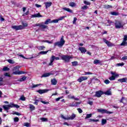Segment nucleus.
<instances>
[{"mask_svg": "<svg viewBox=\"0 0 127 127\" xmlns=\"http://www.w3.org/2000/svg\"><path fill=\"white\" fill-rule=\"evenodd\" d=\"M19 68H20V66H16L13 68V71H19Z\"/></svg>", "mask_w": 127, "mask_h": 127, "instance_id": "nucleus-37", "label": "nucleus"}, {"mask_svg": "<svg viewBox=\"0 0 127 127\" xmlns=\"http://www.w3.org/2000/svg\"><path fill=\"white\" fill-rule=\"evenodd\" d=\"M41 103H42L44 105H48L49 104V102L43 101L42 100H41Z\"/></svg>", "mask_w": 127, "mask_h": 127, "instance_id": "nucleus-49", "label": "nucleus"}, {"mask_svg": "<svg viewBox=\"0 0 127 127\" xmlns=\"http://www.w3.org/2000/svg\"><path fill=\"white\" fill-rule=\"evenodd\" d=\"M83 2L84 4H86V5H90L91 4V2L86 0H84Z\"/></svg>", "mask_w": 127, "mask_h": 127, "instance_id": "nucleus-43", "label": "nucleus"}, {"mask_svg": "<svg viewBox=\"0 0 127 127\" xmlns=\"http://www.w3.org/2000/svg\"><path fill=\"white\" fill-rule=\"evenodd\" d=\"M106 124H107V120L102 119V122H101L102 126H104V125H106Z\"/></svg>", "mask_w": 127, "mask_h": 127, "instance_id": "nucleus-33", "label": "nucleus"}, {"mask_svg": "<svg viewBox=\"0 0 127 127\" xmlns=\"http://www.w3.org/2000/svg\"><path fill=\"white\" fill-rule=\"evenodd\" d=\"M32 17H43L42 15L40 14V13H38L36 14H32L31 15Z\"/></svg>", "mask_w": 127, "mask_h": 127, "instance_id": "nucleus-19", "label": "nucleus"}, {"mask_svg": "<svg viewBox=\"0 0 127 127\" xmlns=\"http://www.w3.org/2000/svg\"><path fill=\"white\" fill-rule=\"evenodd\" d=\"M127 35H124L123 42L121 44V46H127Z\"/></svg>", "mask_w": 127, "mask_h": 127, "instance_id": "nucleus-9", "label": "nucleus"}, {"mask_svg": "<svg viewBox=\"0 0 127 127\" xmlns=\"http://www.w3.org/2000/svg\"><path fill=\"white\" fill-rule=\"evenodd\" d=\"M102 95H104V91L102 90H99L95 92V94L94 95V97L100 98V97H102Z\"/></svg>", "mask_w": 127, "mask_h": 127, "instance_id": "nucleus-8", "label": "nucleus"}, {"mask_svg": "<svg viewBox=\"0 0 127 127\" xmlns=\"http://www.w3.org/2000/svg\"><path fill=\"white\" fill-rule=\"evenodd\" d=\"M54 60H55V56H52L50 59V63L49 64V66H52V65H53Z\"/></svg>", "mask_w": 127, "mask_h": 127, "instance_id": "nucleus-16", "label": "nucleus"}, {"mask_svg": "<svg viewBox=\"0 0 127 127\" xmlns=\"http://www.w3.org/2000/svg\"><path fill=\"white\" fill-rule=\"evenodd\" d=\"M51 75H53V73H44L42 75V77H49V76H51Z\"/></svg>", "mask_w": 127, "mask_h": 127, "instance_id": "nucleus-22", "label": "nucleus"}, {"mask_svg": "<svg viewBox=\"0 0 127 127\" xmlns=\"http://www.w3.org/2000/svg\"><path fill=\"white\" fill-rule=\"evenodd\" d=\"M1 21H4V18L2 17V16H0Z\"/></svg>", "mask_w": 127, "mask_h": 127, "instance_id": "nucleus-62", "label": "nucleus"}, {"mask_svg": "<svg viewBox=\"0 0 127 127\" xmlns=\"http://www.w3.org/2000/svg\"><path fill=\"white\" fill-rule=\"evenodd\" d=\"M68 99L74 100V101H80V99L75 97L74 96L71 95H68Z\"/></svg>", "mask_w": 127, "mask_h": 127, "instance_id": "nucleus-17", "label": "nucleus"}, {"mask_svg": "<svg viewBox=\"0 0 127 127\" xmlns=\"http://www.w3.org/2000/svg\"><path fill=\"white\" fill-rule=\"evenodd\" d=\"M63 118L64 120H66L67 121H69V120H74L75 118H76V114L73 113L69 117L66 118L64 117Z\"/></svg>", "mask_w": 127, "mask_h": 127, "instance_id": "nucleus-10", "label": "nucleus"}, {"mask_svg": "<svg viewBox=\"0 0 127 127\" xmlns=\"http://www.w3.org/2000/svg\"><path fill=\"white\" fill-rule=\"evenodd\" d=\"M87 104H88V105H90V106H93V101H91V100H89L87 102Z\"/></svg>", "mask_w": 127, "mask_h": 127, "instance_id": "nucleus-50", "label": "nucleus"}, {"mask_svg": "<svg viewBox=\"0 0 127 127\" xmlns=\"http://www.w3.org/2000/svg\"><path fill=\"white\" fill-rule=\"evenodd\" d=\"M28 26V24H27V23H22V25H20L18 26H12V28L13 29H15V30H16V31H17V30H21L22 29H24L25 27H27V26Z\"/></svg>", "mask_w": 127, "mask_h": 127, "instance_id": "nucleus-3", "label": "nucleus"}, {"mask_svg": "<svg viewBox=\"0 0 127 127\" xmlns=\"http://www.w3.org/2000/svg\"><path fill=\"white\" fill-rule=\"evenodd\" d=\"M80 104L81 102H76L75 103H74V102H73L69 105V107H77V106H78V105Z\"/></svg>", "mask_w": 127, "mask_h": 127, "instance_id": "nucleus-21", "label": "nucleus"}, {"mask_svg": "<svg viewBox=\"0 0 127 127\" xmlns=\"http://www.w3.org/2000/svg\"><path fill=\"white\" fill-rule=\"evenodd\" d=\"M59 21V19H54L51 21L52 23H58V22Z\"/></svg>", "mask_w": 127, "mask_h": 127, "instance_id": "nucleus-39", "label": "nucleus"}, {"mask_svg": "<svg viewBox=\"0 0 127 127\" xmlns=\"http://www.w3.org/2000/svg\"><path fill=\"white\" fill-rule=\"evenodd\" d=\"M41 42H46L47 43H49V44H52L53 43V40L52 41H48L47 40H42L41 41Z\"/></svg>", "mask_w": 127, "mask_h": 127, "instance_id": "nucleus-29", "label": "nucleus"}, {"mask_svg": "<svg viewBox=\"0 0 127 127\" xmlns=\"http://www.w3.org/2000/svg\"><path fill=\"white\" fill-rule=\"evenodd\" d=\"M76 21H77V18L74 17V18H73V24H75V23H76Z\"/></svg>", "mask_w": 127, "mask_h": 127, "instance_id": "nucleus-60", "label": "nucleus"}, {"mask_svg": "<svg viewBox=\"0 0 127 127\" xmlns=\"http://www.w3.org/2000/svg\"><path fill=\"white\" fill-rule=\"evenodd\" d=\"M115 28L120 29L124 27V26L122 25V22L120 21H117L115 23Z\"/></svg>", "mask_w": 127, "mask_h": 127, "instance_id": "nucleus-7", "label": "nucleus"}, {"mask_svg": "<svg viewBox=\"0 0 127 127\" xmlns=\"http://www.w3.org/2000/svg\"><path fill=\"white\" fill-rule=\"evenodd\" d=\"M69 6H71V7H74L76 6V4L74 2H70L69 3Z\"/></svg>", "mask_w": 127, "mask_h": 127, "instance_id": "nucleus-30", "label": "nucleus"}, {"mask_svg": "<svg viewBox=\"0 0 127 127\" xmlns=\"http://www.w3.org/2000/svg\"><path fill=\"white\" fill-rule=\"evenodd\" d=\"M92 114H87L86 117L85 118V120H87V119H90V118H92Z\"/></svg>", "mask_w": 127, "mask_h": 127, "instance_id": "nucleus-34", "label": "nucleus"}, {"mask_svg": "<svg viewBox=\"0 0 127 127\" xmlns=\"http://www.w3.org/2000/svg\"><path fill=\"white\" fill-rule=\"evenodd\" d=\"M7 61L8 62V63H10V64H14V61H13L12 60L8 59Z\"/></svg>", "mask_w": 127, "mask_h": 127, "instance_id": "nucleus-42", "label": "nucleus"}, {"mask_svg": "<svg viewBox=\"0 0 127 127\" xmlns=\"http://www.w3.org/2000/svg\"><path fill=\"white\" fill-rule=\"evenodd\" d=\"M104 83L106 84V85H108V84H110V83H111V81H110L109 79H106L104 80Z\"/></svg>", "mask_w": 127, "mask_h": 127, "instance_id": "nucleus-45", "label": "nucleus"}, {"mask_svg": "<svg viewBox=\"0 0 127 127\" xmlns=\"http://www.w3.org/2000/svg\"><path fill=\"white\" fill-rule=\"evenodd\" d=\"M77 111H78L79 114H82V113H83V110H82V109H81V108H78Z\"/></svg>", "mask_w": 127, "mask_h": 127, "instance_id": "nucleus-53", "label": "nucleus"}, {"mask_svg": "<svg viewBox=\"0 0 127 127\" xmlns=\"http://www.w3.org/2000/svg\"><path fill=\"white\" fill-rule=\"evenodd\" d=\"M85 74L84 75H93V73L91 72H84Z\"/></svg>", "mask_w": 127, "mask_h": 127, "instance_id": "nucleus-52", "label": "nucleus"}, {"mask_svg": "<svg viewBox=\"0 0 127 127\" xmlns=\"http://www.w3.org/2000/svg\"><path fill=\"white\" fill-rule=\"evenodd\" d=\"M10 2L11 3H12V4H13L14 5H15V4H16V3L14 0H11Z\"/></svg>", "mask_w": 127, "mask_h": 127, "instance_id": "nucleus-61", "label": "nucleus"}, {"mask_svg": "<svg viewBox=\"0 0 127 127\" xmlns=\"http://www.w3.org/2000/svg\"><path fill=\"white\" fill-rule=\"evenodd\" d=\"M104 94L107 96L112 95V91L110 90H107L106 92H104Z\"/></svg>", "mask_w": 127, "mask_h": 127, "instance_id": "nucleus-25", "label": "nucleus"}, {"mask_svg": "<svg viewBox=\"0 0 127 127\" xmlns=\"http://www.w3.org/2000/svg\"><path fill=\"white\" fill-rule=\"evenodd\" d=\"M41 120L42 121H43V122H47L48 121L47 118H43L41 119Z\"/></svg>", "mask_w": 127, "mask_h": 127, "instance_id": "nucleus-57", "label": "nucleus"}, {"mask_svg": "<svg viewBox=\"0 0 127 127\" xmlns=\"http://www.w3.org/2000/svg\"><path fill=\"white\" fill-rule=\"evenodd\" d=\"M94 64H100L102 62L99 60H95L93 62Z\"/></svg>", "mask_w": 127, "mask_h": 127, "instance_id": "nucleus-31", "label": "nucleus"}, {"mask_svg": "<svg viewBox=\"0 0 127 127\" xmlns=\"http://www.w3.org/2000/svg\"><path fill=\"white\" fill-rule=\"evenodd\" d=\"M63 9H64V10H66V11H67L68 12H70V13H73V11L69 8L64 7Z\"/></svg>", "mask_w": 127, "mask_h": 127, "instance_id": "nucleus-24", "label": "nucleus"}, {"mask_svg": "<svg viewBox=\"0 0 127 127\" xmlns=\"http://www.w3.org/2000/svg\"><path fill=\"white\" fill-rule=\"evenodd\" d=\"M124 65H125V64L124 63L117 64V66H118V67H120L121 66H124Z\"/></svg>", "mask_w": 127, "mask_h": 127, "instance_id": "nucleus-51", "label": "nucleus"}, {"mask_svg": "<svg viewBox=\"0 0 127 127\" xmlns=\"http://www.w3.org/2000/svg\"><path fill=\"white\" fill-rule=\"evenodd\" d=\"M119 75H112L110 77H109V80H110V81H115V80H116V78H117V77H119Z\"/></svg>", "mask_w": 127, "mask_h": 127, "instance_id": "nucleus-23", "label": "nucleus"}, {"mask_svg": "<svg viewBox=\"0 0 127 127\" xmlns=\"http://www.w3.org/2000/svg\"><path fill=\"white\" fill-rule=\"evenodd\" d=\"M122 60H127V56H125L122 58Z\"/></svg>", "mask_w": 127, "mask_h": 127, "instance_id": "nucleus-64", "label": "nucleus"}, {"mask_svg": "<svg viewBox=\"0 0 127 127\" xmlns=\"http://www.w3.org/2000/svg\"><path fill=\"white\" fill-rule=\"evenodd\" d=\"M3 71H9V68L5 66L3 68Z\"/></svg>", "mask_w": 127, "mask_h": 127, "instance_id": "nucleus-47", "label": "nucleus"}, {"mask_svg": "<svg viewBox=\"0 0 127 127\" xmlns=\"http://www.w3.org/2000/svg\"><path fill=\"white\" fill-rule=\"evenodd\" d=\"M44 3L45 5L46 9H47L52 5V2L48 1V2H45Z\"/></svg>", "mask_w": 127, "mask_h": 127, "instance_id": "nucleus-15", "label": "nucleus"}, {"mask_svg": "<svg viewBox=\"0 0 127 127\" xmlns=\"http://www.w3.org/2000/svg\"><path fill=\"white\" fill-rule=\"evenodd\" d=\"M65 44V40H64V36H62L60 42L55 43V46H59L60 48Z\"/></svg>", "mask_w": 127, "mask_h": 127, "instance_id": "nucleus-4", "label": "nucleus"}, {"mask_svg": "<svg viewBox=\"0 0 127 127\" xmlns=\"http://www.w3.org/2000/svg\"><path fill=\"white\" fill-rule=\"evenodd\" d=\"M20 100H21V101H25L26 98L24 97V95H22L20 98Z\"/></svg>", "mask_w": 127, "mask_h": 127, "instance_id": "nucleus-46", "label": "nucleus"}, {"mask_svg": "<svg viewBox=\"0 0 127 127\" xmlns=\"http://www.w3.org/2000/svg\"><path fill=\"white\" fill-rule=\"evenodd\" d=\"M29 126H30L29 123H25V127H29Z\"/></svg>", "mask_w": 127, "mask_h": 127, "instance_id": "nucleus-63", "label": "nucleus"}, {"mask_svg": "<svg viewBox=\"0 0 127 127\" xmlns=\"http://www.w3.org/2000/svg\"><path fill=\"white\" fill-rule=\"evenodd\" d=\"M19 121V118H18V117H15L14 118V122L15 123H17Z\"/></svg>", "mask_w": 127, "mask_h": 127, "instance_id": "nucleus-44", "label": "nucleus"}, {"mask_svg": "<svg viewBox=\"0 0 127 127\" xmlns=\"http://www.w3.org/2000/svg\"><path fill=\"white\" fill-rule=\"evenodd\" d=\"M49 23H52L51 19L48 18L45 21V22H42L40 23H37L35 25V26H39L40 28H42V29H45L48 28V26H47V25L49 24ZM45 24H46L47 25Z\"/></svg>", "mask_w": 127, "mask_h": 127, "instance_id": "nucleus-1", "label": "nucleus"}, {"mask_svg": "<svg viewBox=\"0 0 127 127\" xmlns=\"http://www.w3.org/2000/svg\"><path fill=\"white\" fill-rule=\"evenodd\" d=\"M61 59L62 60L64 61L65 63H69L70 62V59H73V57L68 55H63L61 57Z\"/></svg>", "mask_w": 127, "mask_h": 127, "instance_id": "nucleus-5", "label": "nucleus"}, {"mask_svg": "<svg viewBox=\"0 0 127 127\" xmlns=\"http://www.w3.org/2000/svg\"><path fill=\"white\" fill-rule=\"evenodd\" d=\"M51 84L52 85H54V86H55V85H57V80H56V78H53L51 79Z\"/></svg>", "mask_w": 127, "mask_h": 127, "instance_id": "nucleus-20", "label": "nucleus"}, {"mask_svg": "<svg viewBox=\"0 0 127 127\" xmlns=\"http://www.w3.org/2000/svg\"><path fill=\"white\" fill-rule=\"evenodd\" d=\"M4 75L5 77H10V75L8 72H6Z\"/></svg>", "mask_w": 127, "mask_h": 127, "instance_id": "nucleus-59", "label": "nucleus"}, {"mask_svg": "<svg viewBox=\"0 0 127 127\" xmlns=\"http://www.w3.org/2000/svg\"><path fill=\"white\" fill-rule=\"evenodd\" d=\"M30 109L32 111H34V110H35V107H34V106H33V105L31 104V105H30Z\"/></svg>", "mask_w": 127, "mask_h": 127, "instance_id": "nucleus-40", "label": "nucleus"}, {"mask_svg": "<svg viewBox=\"0 0 127 127\" xmlns=\"http://www.w3.org/2000/svg\"><path fill=\"white\" fill-rule=\"evenodd\" d=\"M44 48H45V47L42 46H40L39 47V49H40V50H43V49H44Z\"/></svg>", "mask_w": 127, "mask_h": 127, "instance_id": "nucleus-58", "label": "nucleus"}, {"mask_svg": "<svg viewBox=\"0 0 127 127\" xmlns=\"http://www.w3.org/2000/svg\"><path fill=\"white\" fill-rule=\"evenodd\" d=\"M39 102V100L36 99L35 100V102L34 103V105H36L37 106L38 105V102Z\"/></svg>", "mask_w": 127, "mask_h": 127, "instance_id": "nucleus-55", "label": "nucleus"}, {"mask_svg": "<svg viewBox=\"0 0 127 127\" xmlns=\"http://www.w3.org/2000/svg\"><path fill=\"white\" fill-rule=\"evenodd\" d=\"M81 9L83 10H85L86 9H88L89 8V6H87V5H85L81 7Z\"/></svg>", "mask_w": 127, "mask_h": 127, "instance_id": "nucleus-32", "label": "nucleus"}, {"mask_svg": "<svg viewBox=\"0 0 127 127\" xmlns=\"http://www.w3.org/2000/svg\"><path fill=\"white\" fill-rule=\"evenodd\" d=\"M86 80H88V77L87 76H81L77 79L78 82L81 83L83 82V81H86Z\"/></svg>", "mask_w": 127, "mask_h": 127, "instance_id": "nucleus-12", "label": "nucleus"}, {"mask_svg": "<svg viewBox=\"0 0 127 127\" xmlns=\"http://www.w3.org/2000/svg\"><path fill=\"white\" fill-rule=\"evenodd\" d=\"M66 17V16H62V17L59 18V21L63 20V19H64V18H65V17Z\"/></svg>", "mask_w": 127, "mask_h": 127, "instance_id": "nucleus-56", "label": "nucleus"}, {"mask_svg": "<svg viewBox=\"0 0 127 127\" xmlns=\"http://www.w3.org/2000/svg\"><path fill=\"white\" fill-rule=\"evenodd\" d=\"M97 112H98V113H101V114H113V112H112L108 111L106 109H98Z\"/></svg>", "mask_w": 127, "mask_h": 127, "instance_id": "nucleus-6", "label": "nucleus"}, {"mask_svg": "<svg viewBox=\"0 0 127 127\" xmlns=\"http://www.w3.org/2000/svg\"><path fill=\"white\" fill-rule=\"evenodd\" d=\"M14 75H21V74H26V72L22 71H15L13 72Z\"/></svg>", "mask_w": 127, "mask_h": 127, "instance_id": "nucleus-13", "label": "nucleus"}, {"mask_svg": "<svg viewBox=\"0 0 127 127\" xmlns=\"http://www.w3.org/2000/svg\"><path fill=\"white\" fill-rule=\"evenodd\" d=\"M78 50H80L81 53H82L83 54H85L86 52H87V50L86 49V48L80 47L78 48Z\"/></svg>", "mask_w": 127, "mask_h": 127, "instance_id": "nucleus-14", "label": "nucleus"}, {"mask_svg": "<svg viewBox=\"0 0 127 127\" xmlns=\"http://www.w3.org/2000/svg\"><path fill=\"white\" fill-rule=\"evenodd\" d=\"M71 65L73 67H75L76 66H78L79 65L78 62L77 61H74L71 62Z\"/></svg>", "mask_w": 127, "mask_h": 127, "instance_id": "nucleus-28", "label": "nucleus"}, {"mask_svg": "<svg viewBox=\"0 0 127 127\" xmlns=\"http://www.w3.org/2000/svg\"><path fill=\"white\" fill-rule=\"evenodd\" d=\"M103 40L104 42L105 43H106V44H107V45L108 46H109V47L112 46V43L111 42H109V41L107 40V39L103 38Z\"/></svg>", "mask_w": 127, "mask_h": 127, "instance_id": "nucleus-18", "label": "nucleus"}, {"mask_svg": "<svg viewBox=\"0 0 127 127\" xmlns=\"http://www.w3.org/2000/svg\"><path fill=\"white\" fill-rule=\"evenodd\" d=\"M48 91H49V89H39L37 91V93H39V94H40V95L47 93Z\"/></svg>", "mask_w": 127, "mask_h": 127, "instance_id": "nucleus-11", "label": "nucleus"}, {"mask_svg": "<svg viewBox=\"0 0 127 127\" xmlns=\"http://www.w3.org/2000/svg\"><path fill=\"white\" fill-rule=\"evenodd\" d=\"M111 14H112V15H119V13L116 12V11H113L111 12Z\"/></svg>", "mask_w": 127, "mask_h": 127, "instance_id": "nucleus-41", "label": "nucleus"}, {"mask_svg": "<svg viewBox=\"0 0 127 127\" xmlns=\"http://www.w3.org/2000/svg\"><path fill=\"white\" fill-rule=\"evenodd\" d=\"M118 82H120L121 83H126L127 82V78H121L118 80Z\"/></svg>", "mask_w": 127, "mask_h": 127, "instance_id": "nucleus-26", "label": "nucleus"}, {"mask_svg": "<svg viewBox=\"0 0 127 127\" xmlns=\"http://www.w3.org/2000/svg\"><path fill=\"white\" fill-rule=\"evenodd\" d=\"M26 80V76H23L22 78H20V82H23V81H25Z\"/></svg>", "mask_w": 127, "mask_h": 127, "instance_id": "nucleus-38", "label": "nucleus"}, {"mask_svg": "<svg viewBox=\"0 0 127 127\" xmlns=\"http://www.w3.org/2000/svg\"><path fill=\"white\" fill-rule=\"evenodd\" d=\"M40 85H41V84H34L32 88H36V87H38V86H40Z\"/></svg>", "mask_w": 127, "mask_h": 127, "instance_id": "nucleus-54", "label": "nucleus"}, {"mask_svg": "<svg viewBox=\"0 0 127 127\" xmlns=\"http://www.w3.org/2000/svg\"><path fill=\"white\" fill-rule=\"evenodd\" d=\"M99 120L98 119L95 120V119H89V123H92V122H94V123H97V122H99Z\"/></svg>", "mask_w": 127, "mask_h": 127, "instance_id": "nucleus-35", "label": "nucleus"}, {"mask_svg": "<svg viewBox=\"0 0 127 127\" xmlns=\"http://www.w3.org/2000/svg\"><path fill=\"white\" fill-rule=\"evenodd\" d=\"M9 108H16V109H19L20 106L17 104H14L13 103H10V104L3 106V108L5 111H8Z\"/></svg>", "mask_w": 127, "mask_h": 127, "instance_id": "nucleus-2", "label": "nucleus"}, {"mask_svg": "<svg viewBox=\"0 0 127 127\" xmlns=\"http://www.w3.org/2000/svg\"><path fill=\"white\" fill-rule=\"evenodd\" d=\"M13 115H16V116H21V114L19 113V112H14L13 113Z\"/></svg>", "mask_w": 127, "mask_h": 127, "instance_id": "nucleus-48", "label": "nucleus"}, {"mask_svg": "<svg viewBox=\"0 0 127 127\" xmlns=\"http://www.w3.org/2000/svg\"><path fill=\"white\" fill-rule=\"evenodd\" d=\"M48 53V51H41L39 53V54H42V55H45V54H47Z\"/></svg>", "mask_w": 127, "mask_h": 127, "instance_id": "nucleus-36", "label": "nucleus"}, {"mask_svg": "<svg viewBox=\"0 0 127 127\" xmlns=\"http://www.w3.org/2000/svg\"><path fill=\"white\" fill-rule=\"evenodd\" d=\"M103 8L105 9H109V8H113V6L110 5H104L103 6Z\"/></svg>", "mask_w": 127, "mask_h": 127, "instance_id": "nucleus-27", "label": "nucleus"}]
</instances>
